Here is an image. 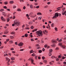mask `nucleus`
<instances>
[{"label": "nucleus", "mask_w": 66, "mask_h": 66, "mask_svg": "<svg viewBox=\"0 0 66 66\" xmlns=\"http://www.w3.org/2000/svg\"><path fill=\"white\" fill-rule=\"evenodd\" d=\"M15 45H18V43H17V42H16L15 43Z\"/></svg>", "instance_id": "obj_53"}, {"label": "nucleus", "mask_w": 66, "mask_h": 66, "mask_svg": "<svg viewBox=\"0 0 66 66\" xmlns=\"http://www.w3.org/2000/svg\"><path fill=\"white\" fill-rule=\"evenodd\" d=\"M45 48H43L42 49L43 51H45Z\"/></svg>", "instance_id": "obj_48"}, {"label": "nucleus", "mask_w": 66, "mask_h": 66, "mask_svg": "<svg viewBox=\"0 0 66 66\" xmlns=\"http://www.w3.org/2000/svg\"><path fill=\"white\" fill-rule=\"evenodd\" d=\"M38 52L39 53H40L42 52V50H39L38 51Z\"/></svg>", "instance_id": "obj_23"}, {"label": "nucleus", "mask_w": 66, "mask_h": 66, "mask_svg": "<svg viewBox=\"0 0 66 66\" xmlns=\"http://www.w3.org/2000/svg\"><path fill=\"white\" fill-rule=\"evenodd\" d=\"M37 33H42V32L41 30H39L36 32Z\"/></svg>", "instance_id": "obj_7"}, {"label": "nucleus", "mask_w": 66, "mask_h": 66, "mask_svg": "<svg viewBox=\"0 0 66 66\" xmlns=\"http://www.w3.org/2000/svg\"><path fill=\"white\" fill-rule=\"evenodd\" d=\"M47 46H48V45L45 44L44 45L45 48H47Z\"/></svg>", "instance_id": "obj_27"}, {"label": "nucleus", "mask_w": 66, "mask_h": 66, "mask_svg": "<svg viewBox=\"0 0 66 66\" xmlns=\"http://www.w3.org/2000/svg\"><path fill=\"white\" fill-rule=\"evenodd\" d=\"M56 17H58V16H59V13H55V16H53V18H56Z\"/></svg>", "instance_id": "obj_3"}, {"label": "nucleus", "mask_w": 66, "mask_h": 66, "mask_svg": "<svg viewBox=\"0 0 66 66\" xmlns=\"http://www.w3.org/2000/svg\"><path fill=\"white\" fill-rule=\"evenodd\" d=\"M51 26L52 27H53L54 26V23L52 24Z\"/></svg>", "instance_id": "obj_41"}, {"label": "nucleus", "mask_w": 66, "mask_h": 66, "mask_svg": "<svg viewBox=\"0 0 66 66\" xmlns=\"http://www.w3.org/2000/svg\"><path fill=\"white\" fill-rule=\"evenodd\" d=\"M42 60H44V59H45V57L43 56L42 57Z\"/></svg>", "instance_id": "obj_34"}, {"label": "nucleus", "mask_w": 66, "mask_h": 66, "mask_svg": "<svg viewBox=\"0 0 66 66\" xmlns=\"http://www.w3.org/2000/svg\"><path fill=\"white\" fill-rule=\"evenodd\" d=\"M14 3V2L13 1H11L10 2V4H13Z\"/></svg>", "instance_id": "obj_29"}, {"label": "nucleus", "mask_w": 66, "mask_h": 66, "mask_svg": "<svg viewBox=\"0 0 66 66\" xmlns=\"http://www.w3.org/2000/svg\"><path fill=\"white\" fill-rule=\"evenodd\" d=\"M40 59H41V58L39 56L38 57V59H39V60H40Z\"/></svg>", "instance_id": "obj_58"}, {"label": "nucleus", "mask_w": 66, "mask_h": 66, "mask_svg": "<svg viewBox=\"0 0 66 66\" xmlns=\"http://www.w3.org/2000/svg\"><path fill=\"white\" fill-rule=\"evenodd\" d=\"M37 29H34L32 30V32H35V31H37Z\"/></svg>", "instance_id": "obj_14"}, {"label": "nucleus", "mask_w": 66, "mask_h": 66, "mask_svg": "<svg viewBox=\"0 0 66 66\" xmlns=\"http://www.w3.org/2000/svg\"><path fill=\"white\" fill-rule=\"evenodd\" d=\"M52 51H53V50L52 49H50L49 50V51H50V53H51V52H52Z\"/></svg>", "instance_id": "obj_12"}, {"label": "nucleus", "mask_w": 66, "mask_h": 66, "mask_svg": "<svg viewBox=\"0 0 66 66\" xmlns=\"http://www.w3.org/2000/svg\"><path fill=\"white\" fill-rule=\"evenodd\" d=\"M52 43H54V44L53 45H51V46L52 47H55V43H56V41L54 40L53 39L52 40Z\"/></svg>", "instance_id": "obj_2"}, {"label": "nucleus", "mask_w": 66, "mask_h": 66, "mask_svg": "<svg viewBox=\"0 0 66 66\" xmlns=\"http://www.w3.org/2000/svg\"><path fill=\"white\" fill-rule=\"evenodd\" d=\"M6 10H7V11H10V9H6Z\"/></svg>", "instance_id": "obj_57"}, {"label": "nucleus", "mask_w": 66, "mask_h": 66, "mask_svg": "<svg viewBox=\"0 0 66 66\" xmlns=\"http://www.w3.org/2000/svg\"><path fill=\"white\" fill-rule=\"evenodd\" d=\"M39 7V6H36V8H37V9H38Z\"/></svg>", "instance_id": "obj_45"}, {"label": "nucleus", "mask_w": 66, "mask_h": 66, "mask_svg": "<svg viewBox=\"0 0 66 66\" xmlns=\"http://www.w3.org/2000/svg\"><path fill=\"white\" fill-rule=\"evenodd\" d=\"M60 60V59L59 58H56V61H59Z\"/></svg>", "instance_id": "obj_31"}, {"label": "nucleus", "mask_w": 66, "mask_h": 66, "mask_svg": "<svg viewBox=\"0 0 66 66\" xmlns=\"http://www.w3.org/2000/svg\"><path fill=\"white\" fill-rule=\"evenodd\" d=\"M23 43H20L18 44V46H21V47H22V45H23Z\"/></svg>", "instance_id": "obj_5"}, {"label": "nucleus", "mask_w": 66, "mask_h": 66, "mask_svg": "<svg viewBox=\"0 0 66 66\" xmlns=\"http://www.w3.org/2000/svg\"><path fill=\"white\" fill-rule=\"evenodd\" d=\"M30 7L31 9L33 8V5H30Z\"/></svg>", "instance_id": "obj_26"}, {"label": "nucleus", "mask_w": 66, "mask_h": 66, "mask_svg": "<svg viewBox=\"0 0 66 66\" xmlns=\"http://www.w3.org/2000/svg\"><path fill=\"white\" fill-rule=\"evenodd\" d=\"M2 14L3 15H4V17H6V15H7V14L5 12H2Z\"/></svg>", "instance_id": "obj_4"}, {"label": "nucleus", "mask_w": 66, "mask_h": 66, "mask_svg": "<svg viewBox=\"0 0 66 66\" xmlns=\"http://www.w3.org/2000/svg\"><path fill=\"white\" fill-rule=\"evenodd\" d=\"M37 15H42V13L40 12H39L37 13Z\"/></svg>", "instance_id": "obj_21"}, {"label": "nucleus", "mask_w": 66, "mask_h": 66, "mask_svg": "<svg viewBox=\"0 0 66 66\" xmlns=\"http://www.w3.org/2000/svg\"><path fill=\"white\" fill-rule=\"evenodd\" d=\"M10 38L11 39H13L14 38V37L12 36H10Z\"/></svg>", "instance_id": "obj_30"}, {"label": "nucleus", "mask_w": 66, "mask_h": 66, "mask_svg": "<svg viewBox=\"0 0 66 66\" xmlns=\"http://www.w3.org/2000/svg\"><path fill=\"white\" fill-rule=\"evenodd\" d=\"M37 35H38V36H40V33H37Z\"/></svg>", "instance_id": "obj_38"}, {"label": "nucleus", "mask_w": 66, "mask_h": 66, "mask_svg": "<svg viewBox=\"0 0 66 66\" xmlns=\"http://www.w3.org/2000/svg\"><path fill=\"white\" fill-rule=\"evenodd\" d=\"M55 50H59V48L58 47H56Z\"/></svg>", "instance_id": "obj_42"}, {"label": "nucleus", "mask_w": 66, "mask_h": 66, "mask_svg": "<svg viewBox=\"0 0 66 66\" xmlns=\"http://www.w3.org/2000/svg\"><path fill=\"white\" fill-rule=\"evenodd\" d=\"M17 11H21V9H18Z\"/></svg>", "instance_id": "obj_39"}, {"label": "nucleus", "mask_w": 66, "mask_h": 66, "mask_svg": "<svg viewBox=\"0 0 66 66\" xmlns=\"http://www.w3.org/2000/svg\"><path fill=\"white\" fill-rule=\"evenodd\" d=\"M55 31H57V28L56 27H55Z\"/></svg>", "instance_id": "obj_56"}, {"label": "nucleus", "mask_w": 66, "mask_h": 66, "mask_svg": "<svg viewBox=\"0 0 66 66\" xmlns=\"http://www.w3.org/2000/svg\"><path fill=\"white\" fill-rule=\"evenodd\" d=\"M4 3L5 4H7V2H5Z\"/></svg>", "instance_id": "obj_33"}, {"label": "nucleus", "mask_w": 66, "mask_h": 66, "mask_svg": "<svg viewBox=\"0 0 66 66\" xmlns=\"http://www.w3.org/2000/svg\"><path fill=\"white\" fill-rule=\"evenodd\" d=\"M49 53V56H51V55H52L51 53Z\"/></svg>", "instance_id": "obj_55"}, {"label": "nucleus", "mask_w": 66, "mask_h": 66, "mask_svg": "<svg viewBox=\"0 0 66 66\" xmlns=\"http://www.w3.org/2000/svg\"><path fill=\"white\" fill-rule=\"evenodd\" d=\"M58 57L59 58V59H61V57H62V56L60 55H59V56H58Z\"/></svg>", "instance_id": "obj_19"}, {"label": "nucleus", "mask_w": 66, "mask_h": 66, "mask_svg": "<svg viewBox=\"0 0 66 66\" xmlns=\"http://www.w3.org/2000/svg\"><path fill=\"white\" fill-rule=\"evenodd\" d=\"M16 6H13V9H15V8H16Z\"/></svg>", "instance_id": "obj_44"}, {"label": "nucleus", "mask_w": 66, "mask_h": 66, "mask_svg": "<svg viewBox=\"0 0 66 66\" xmlns=\"http://www.w3.org/2000/svg\"><path fill=\"white\" fill-rule=\"evenodd\" d=\"M59 42V43H61V42H62V39H60L59 41H58Z\"/></svg>", "instance_id": "obj_22"}, {"label": "nucleus", "mask_w": 66, "mask_h": 66, "mask_svg": "<svg viewBox=\"0 0 66 66\" xmlns=\"http://www.w3.org/2000/svg\"><path fill=\"white\" fill-rule=\"evenodd\" d=\"M20 1L21 2H23V0H20Z\"/></svg>", "instance_id": "obj_54"}, {"label": "nucleus", "mask_w": 66, "mask_h": 66, "mask_svg": "<svg viewBox=\"0 0 66 66\" xmlns=\"http://www.w3.org/2000/svg\"><path fill=\"white\" fill-rule=\"evenodd\" d=\"M63 63L64 64H66V62H63Z\"/></svg>", "instance_id": "obj_63"}, {"label": "nucleus", "mask_w": 66, "mask_h": 66, "mask_svg": "<svg viewBox=\"0 0 66 66\" xmlns=\"http://www.w3.org/2000/svg\"><path fill=\"white\" fill-rule=\"evenodd\" d=\"M26 37H27L28 36V34H26L24 35Z\"/></svg>", "instance_id": "obj_11"}, {"label": "nucleus", "mask_w": 66, "mask_h": 66, "mask_svg": "<svg viewBox=\"0 0 66 66\" xmlns=\"http://www.w3.org/2000/svg\"><path fill=\"white\" fill-rule=\"evenodd\" d=\"M62 44H62V43H59L58 44V45L59 46H61V45H62Z\"/></svg>", "instance_id": "obj_25"}, {"label": "nucleus", "mask_w": 66, "mask_h": 66, "mask_svg": "<svg viewBox=\"0 0 66 66\" xmlns=\"http://www.w3.org/2000/svg\"><path fill=\"white\" fill-rule=\"evenodd\" d=\"M30 28H31V29H33V26H31L30 27Z\"/></svg>", "instance_id": "obj_51"}, {"label": "nucleus", "mask_w": 66, "mask_h": 66, "mask_svg": "<svg viewBox=\"0 0 66 66\" xmlns=\"http://www.w3.org/2000/svg\"><path fill=\"white\" fill-rule=\"evenodd\" d=\"M43 62L44 63H46L47 62V61L46 60H44L43 61Z\"/></svg>", "instance_id": "obj_18"}, {"label": "nucleus", "mask_w": 66, "mask_h": 66, "mask_svg": "<svg viewBox=\"0 0 66 66\" xmlns=\"http://www.w3.org/2000/svg\"><path fill=\"white\" fill-rule=\"evenodd\" d=\"M48 5H46L44 6V8H47L48 7Z\"/></svg>", "instance_id": "obj_32"}, {"label": "nucleus", "mask_w": 66, "mask_h": 66, "mask_svg": "<svg viewBox=\"0 0 66 66\" xmlns=\"http://www.w3.org/2000/svg\"><path fill=\"white\" fill-rule=\"evenodd\" d=\"M9 40H10V39H6V42H9Z\"/></svg>", "instance_id": "obj_37"}, {"label": "nucleus", "mask_w": 66, "mask_h": 66, "mask_svg": "<svg viewBox=\"0 0 66 66\" xmlns=\"http://www.w3.org/2000/svg\"><path fill=\"white\" fill-rule=\"evenodd\" d=\"M14 50V48H11V50Z\"/></svg>", "instance_id": "obj_64"}, {"label": "nucleus", "mask_w": 66, "mask_h": 66, "mask_svg": "<svg viewBox=\"0 0 66 66\" xmlns=\"http://www.w3.org/2000/svg\"><path fill=\"white\" fill-rule=\"evenodd\" d=\"M37 56H36L35 57V59H36V60H37Z\"/></svg>", "instance_id": "obj_62"}, {"label": "nucleus", "mask_w": 66, "mask_h": 66, "mask_svg": "<svg viewBox=\"0 0 66 66\" xmlns=\"http://www.w3.org/2000/svg\"><path fill=\"white\" fill-rule=\"evenodd\" d=\"M63 7V5H62V6H61V7H58L57 8V9H58V11H59L60 10V9H61V8H62V7Z\"/></svg>", "instance_id": "obj_9"}, {"label": "nucleus", "mask_w": 66, "mask_h": 66, "mask_svg": "<svg viewBox=\"0 0 66 66\" xmlns=\"http://www.w3.org/2000/svg\"><path fill=\"white\" fill-rule=\"evenodd\" d=\"M31 64L32 63H33L34 62V60L33 59H32L31 60Z\"/></svg>", "instance_id": "obj_24"}, {"label": "nucleus", "mask_w": 66, "mask_h": 66, "mask_svg": "<svg viewBox=\"0 0 66 66\" xmlns=\"http://www.w3.org/2000/svg\"><path fill=\"white\" fill-rule=\"evenodd\" d=\"M62 59H65V57H64V56H62Z\"/></svg>", "instance_id": "obj_47"}, {"label": "nucleus", "mask_w": 66, "mask_h": 66, "mask_svg": "<svg viewBox=\"0 0 66 66\" xmlns=\"http://www.w3.org/2000/svg\"><path fill=\"white\" fill-rule=\"evenodd\" d=\"M31 41H34V40L33 39V38H31Z\"/></svg>", "instance_id": "obj_52"}, {"label": "nucleus", "mask_w": 66, "mask_h": 66, "mask_svg": "<svg viewBox=\"0 0 66 66\" xmlns=\"http://www.w3.org/2000/svg\"><path fill=\"white\" fill-rule=\"evenodd\" d=\"M14 23L12 25V26H14L15 25L16 26H19L20 24V22H19L18 20H14Z\"/></svg>", "instance_id": "obj_1"}, {"label": "nucleus", "mask_w": 66, "mask_h": 66, "mask_svg": "<svg viewBox=\"0 0 66 66\" xmlns=\"http://www.w3.org/2000/svg\"><path fill=\"white\" fill-rule=\"evenodd\" d=\"M26 27L25 28V29L26 30H29L30 29V28H29L28 27V26H28V25H27V24H26Z\"/></svg>", "instance_id": "obj_6"}, {"label": "nucleus", "mask_w": 66, "mask_h": 66, "mask_svg": "<svg viewBox=\"0 0 66 66\" xmlns=\"http://www.w3.org/2000/svg\"><path fill=\"white\" fill-rule=\"evenodd\" d=\"M52 59H54V58H56L55 56H51Z\"/></svg>", "instance_id": "obj_17"}, {"label": "nucleus", "mask_w": 66, "mask_h": 66, "mask_svg": "<svg viewBox=\"0 0 66 66\" xmlns=\"http://www.w3.org/2000/svg\"><path fill=\"white\" fill-rule=\"evenodd\" d=\"M15 16H13V17L12 18V19H15Z\"/></svg>", "instance_id": "obj_49"}, {"label": "nucleus", "mask_w": 66, "mask_h": 66, "mask_svg": "<svg viewBox=\"0 0 66 66\" xmlns=\"http://www.w3.org/2000/svg\"><path fill=\"white\" fill-rule=\"evenodd\" d=\"M6 61H7L8 60H9V58L7 57H6Z\"/></svg>", "instance_id": "obj_59"}, {"label": "nucleus", "mask_w": 66, "mask_h": 66, "mask_svg": "<svg viewBox=\"0 0 66 66\" xmlns=\"http://www.w3.org/2000/svg\"><path fill=\"white\" fill-rule=\"evenodd\" d=\"M9 33V31L8 30H5L4 32V33Z\"/></svg>", "instance_id": "obj_10"}, {"label": "nucleus", "mask_w": 66, "mask_h": 66, "mask_svg": "<svg viewBox=\"0 0 66 66\" xmlns=\"http://www.w3.org/2000/svg\"><path fill=\"white\" fill-rule=\"evenodd\" d=\"M11 60H14L15 58H14V57H12L11 58Z\"/></svg>", "instance_id": "obj_16"}, {"label": "nucleus", "mask_w": 66, "mask_h": 66, "mask_svg": "<svg viewBox=\"0 0 66 66\" xmlns=\"http://www.w3.org/2000/svg\"><path fill=\"white\" fill-rule=\"evenodd\" d=\"M4 11V10L3 9H1L0 10V11L1 12H2V11Z\"/></svg>", "instance_id": "obj_60"}, {"label": "nucleus", "mask_w": 66, "mask_h": 66, "mask_svg": "<svg viewBox=\"0 0 66 66\" xmlns=\"http://www.w3.org/2000/svg\"><path fill=\"white\" fill-rule=\"evenodd\" d=\"M28 63H26V66H28Z\"/></svg>", "instance_id": "obj_61"}, {"label": "nucleus", "mask_w": 66, "mask_h": 66, "mask_svg": "<svg viewBox=\"0 0 66 66\" xmlns=\"http://www.w3.org/2000/svg\"><path fill=\"white\" fill-rule=\"evenodd\" d=\"M33 14V12H31L30 14H29V15L30 16H31V15H32Z\"/></svg>", "instance_id": "obj_40"}, {"label": "nucleus", "mask_w": 66, "mask_h": 66, "mask_svg": "<svg viewBox=\"0 0 66 66\" xmlns=\"http://www.w3.org/2000/svg\"><path fill=\"white\" fill-rule=\"evenodd\" d=\"M61 47L63 49H65V47H66L65 46L63 45H62Z\"/></svg>", "instance_id": "obj_13"}, {"label": "nucleus", "mask_w": 66, "mask_h": 66, "mask_svg": "<svg viewBox=\"0 0 66 66\" xmlns=\"http://www.w3.org/2000/svg\"><path fill=\"white\" fill-rule=\"evenodd\" d=\"M3 8H4V9H7V7H6L5 6L3 7Z\"/></svg>", "instance_id": "obj_46"}, {"label": "nucleus", "mask_w": 66, "mask_h": 66, "mask_svg": "<svg viewBox=\"0 0 66 66\" xmlns=\"http://www.w3.org/2000/svg\"><path fill=\"white\" fill-rule=\"evenodd\" d=\"M33 52H34V51H33V50H31L30 52V53H33Z\"/></svg>", "instance_id": "obj_15"}, {"label": "nucleus", "mask_w": 66, "mask_h": 66, "mask_svg": "<svg viewBox=\"0 0 66 66\" xmlns=\"http://www.w3.org/2000/svg\"><path fill=\"white\" fill-rule=\"evenodd\" d=\"M32 57H30V58H29L28 60L29 61H31V60H32Z\"/></svg>", "instance_id": "obj_20"}, {"label": "nucleus", "mask_w": 66, "mask_h": 66, "mask_svg": "<svg viewBox=\"0 0 66 66\" xmlns=\"http://www.w3.org/2000/svg\"><path fill=\"white\" fill-rule=\"evenodd\" d=\"M9 43H10V44H11V43H13V42L11 41H9Z\"/></svg>", "instance_id": "obj_43"}, {"label": "nucleus", "mask_w": 66, "mask_h": 66, "mask_svg": "<svg viewBox=\"0 0 66 66\" xmlns=\"http://www.w3.org/2000/svg\"><path fill=\"white\" fill-rule=\"evenodd\" d=\"M1 19H2V20H3V21H4L6 20L5 19H4L3 18V17L2 16L1 17Z\"/></svg>", "instance_id": "obj_8"}, {"label": "nucleus", "mask_w": 66, "mask_h": 66, "mask_svg": "<svg viewBox=\"0 0 66 66\" xmlns=\"http://www.w3.org/2000/svg\"><path fill=\"white\" fill-rule=\"evenodd\" d=\"M7 22H9L10 21V19L9 18H8L7 19Z\"/></svg>", "instance_id": "obj_28"}, {"label": "nucleus", "mask_w": 66, "mask_h": 66, "mask_svg": "<svg viewBox=\"0 0 66 66\" xmlns=\"http://www.w3.org/2000/svg\"><path fill=\"white\" fill-rule=\"evenodd\" d=\"M13 62H14V61H11L10 62V63L11 64H12V63H13Z\"/></svg>", "instance_id": "obj_50"}, {"label": "nucleus", "mask_w": 66, "mask_h": 66, "mask_svg": "<svg viewBox=\"0 0 66 66\" xmlns=\"http://www.w3.org/2000/svg\"><path fill=\"white\" fill-rule=\"evenodd\" d=\"M66 11L64 12H63L62 14L63 15H64L66 13Z\"/></svg>", "instance_id": "obj_35"}, {"label": "nucleus", "mask_w": 66, "mask_h": 66, "mask_svg": "<svg viewBox=\"0 0 66 66\" xmlns=\"http://www.w3.org/2000/svg\"><path fill=\"white\" fill-rule=\"evenodd\" d=\"M36 48L37 49H40V47H37Z\"/></svg>", "instance_id": "obj_36"}]
</instances>
